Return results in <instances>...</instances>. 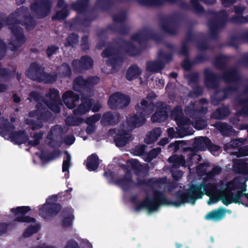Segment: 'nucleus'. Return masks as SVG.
Returning <instances> with one entry per match:
<instances>
[{
	"instance_id": "obj_1",
	"label": "nucleus",
	"mask_w": 248,
	"mask_h": 248,
	"mask_svg": "<svg viewBox=\"0 0 248 248\" xmlns=\"http://www.w3.org/2000/svg\"><path fill=\"white\" fill-rule=\"evenodd\" d=\"M202 186L192 184L185 190H178L175 194V201L167 199L163 192L155 190L153 191V197H146L142 201H138L136 197L131 198V202L136 205L135 210L139 211L145 208L149 212L157 210L162 205H173L178 207L186 203L194 204L197 199L203 195Z\"/></svg>"
},
{
	"instance_id": "obj_2",
	"label": "nucleus",
	"mask_w": 248,
	"mask_h": 248,
	"mask_svg": "<svg viewBox=\"0 0 248 248\" xmlns=\"http://www.w3.org/2000/svg\"><path fill=\"white\" fill-rule=\"evenodd\" d=\"M179 32H136L131 36V41H136L140 46L146 44L147 42L153 40L157 44L163 43L164 38L167 36H174Z\"/></svg>"
},
{
	"instance_id": "obj_3",
	"label": "nucleus",
	"mask_w": 248,
	"mask_h": 248,
	"mask_svg": "<svg viewBox=\"0 0 248 248\" xmlns=\"http://www.w3.org/2000/svg\"><path fill=\"white\" fill-rule=\"evenodd\" d=\"M28 9L26 7H21L15 12L8 18L9 28L12 31H20L22 30L19 26L20 22L22 18H24V24L26 26L27 30L31 29V27L35 25L34 20L30 17H27Z\"/></svg>"
},
{
	"instance_id": "obj_4",
	"label": "nucleus",
	"mask_w": 248,
	"mask_h": 248,
	"mask_svg": "<svg viewBox=\"0 0 248 248\" xmlns=\"http://www.w3.org/2000/svg\"><path fill=\"white\" fill-rule=\"evenodd\" d=\"M52 3L49 0H34L31 6V14L34 17L43 18L50 12Z\"/></svg>"
},
{
	"instance_id": "obj_5",
	"label": "nucleus",
	"mask_w": 248,
	"mask_h": 248,
	"mask_svg": "<svg viewBox=\"0 0 248 248\" xmlns=\"http://www.w3.org/2000/svg\"><path fill=\"white\" fill-rule=\"evenodd\" d=\"M130 102V98L128 95L117 92L110 96L108 104L111 109H115L126 107Z\"/></svg>"
},
{
	"instance_id": "obj_6",
	"label": "nucleus",
	"mask_w": 248,
	"mask_h": 248,
	"mask_svg": "<svg viewBox=\"0 0 248 248\" xmlns=\"http://www.w3.org/2000/svg\"><path fill=\"white\" fill-rule=\"evenodd\" d=\"M239 87V84H233L228 85L217 92L212 98V103L214 105H218L220 102L228 98L233 92H237Z\"/></svg>"
},
{
	"instance_id": "obj_7",
	"label": "nucleus",
	"mask_w": 248,
	"mask_h": 248,
	"mask_svg": "<svg viewBox=\"0 0 248 248\" xmlns=\"http://www.w3.org/2000/svg\"><path fill=\"white\" fill-rule=\"evenodd\" d=\"M62 205L58 203L44 204L39 209V215L45 220H51L61 210Z\"/></svg>"
},
{
	"instance_id": "obj_8",
	"label": "nucleus",
	"mask_w": 248,
	"mask_h": 248,
	"mask_svg": "<svg viewBox=\"0 0 248 248\" xmlns=\"http://www.w3.org/2000/svg\"><path fill=\"white\" fill-rule=\"evenodd\" d=\"M31 208L29 206H17L11 209V212L16 217L14 221L22 223H34L36 220L34 218L26 216V214L31 211Z\"/></svg>"
},
{
	"instance_id": "obj_9",
	"label": "nucleus",
	"mask_w": 248,
	"mask_h": 248,
	"mask_svg": "<svg viewBox=\"0 0 248 248\" xmlns=\"http://www.w3.org/2000/svg\"><path fill=\"white\" fill-rule=\"evenodd\" d=\"M115 42L130 57L140 55L142 52L141 48L137 46L131 41L124 38H117Z\"/></svg>"
},
{
	"instance_id": "obj_10",
	"label": "nucleus",
	"mask_w": 248,
	"mask_h": 248,
	"mask_svg": "<svg viewBox=\"0 0 248 248\" xmlns=\"http://www.w3.org/2000/svg\"><path fill=\"white\" fill-rule=\"evenodd\" d=\"M220 75L221 79L226 84H238L241 81V74L238 70L235 67H231L222 71Z\"/></svg>"
},
{
	"instance_id": "obj_11",
	"label": "nucleus",
	"mask_w": 248,
	"mask_h": 248,
	"mask_svg": "<svg viewBox=\"0 0 248 248\" xmlns=\"http://www.w3.org/2000/svg\"><path fill=\"white\" fill-rule=\"evenodd\" d=\"M170 106L163 102L156 106V111L151 116V121L153 123H161L165 122L169 117Z\"/></svg>"
},
{
	"instance_id": "obj_12",
	"label": "nucleus",
	"mask_w": 248,
	"mask_h": 248,
	"mask_svg": "<svg viewBox=\"0 0 248 248\" xmlns=\"http://www.w3.org/2000/svg\"><path fill=\"white\" fill-rule=\"evenodd\" d=\"M45 67L37 62H31L26 71L27 76L31 80L39 82Z\"/></svg>"
},
{
	"instance_id": "obj_13",
	"label": "nucleus",
	"mask_w": 248,
	"mask_h": 248,
	"mask_svg": "<svg viewBox=\"0 0 248 248\" xmlns=\"http://www.w3.org/2000/svg\"><path fill=\"white\" fill-rule=\"evenodd\" d=\"M62 101L69 109H73L76 107L80 100L79 95L71 90L65 92L62 97Z\"/></svg>"
},
{
	"instance_id": "obj_14",
	"label": "nucleus",
	"mask_w": 248,
	"mask_h": 248,
	"mask_svg": "<svg viewBox=\"0 0 248 248\" xmlns=\"http://www.w3.org/2000/svg\"><path fill=\"white\" fill-rule=\"evenodd\" d=\"M229 12L225 10H221L218 13L217 17L222 22H217L216 21H209L207 25L211 31H216V30H220L225 26L226 23L229 21Z\"/></svg>"
},
{
	"instance_id": "obj_15",
	"label": "nucleus",
	"mask_w": 248,
	"mask_h": 248,
	"mask_svg": "<svg viewBox=\"0 0 248 248\" xmlns=\"http://www.w3.org/2000/svg\"><path fill=\"white\" fill-rule=\"evenodd\" d=\"M11 39L9 43L10 49L13 52L16 51L26 42L24 32H11Z\"/></svg>"
},
{
	"instance_id": "obj_16",
	"label": "nucleus",
	"mask_w": 248,
	"mask_h": 248,
	"mask_svg": "<svg viewBox=\"0 0 248 248\" xmlns=\"http://www.w3.org/2000/svg\"><path fill=\"white\" fill-rule=\"evenodd\" d=\"M204 83L207 87L210 89H216L219 86V81L221 79L220 75L213 73L208 69L204 72Z\"/></svg>"
},
{
	"instance_id": "obj_17",
	"label": "nucleus",
	"mask_w": 248,
	"mask_h": 248,
	"mask_svg": "<svg viewBox=\"0 0 248 248\" xmlns=\"http://www.w3.org/2000/svg\"><path fill=\"white\" fill-rule=\"evenodd\" d=\"M146 116L141 112L137 111V113L132 117L127 119L126 124L128 126V129L132 131L136 127L142 126L146 121Z\"/></svg>"
},
{
	"instance_id": "obj_18",
	"label": "nucleus",
	"mask_w": 248,
	"mask_h": 248,
	"mask_svg": "<svg viewBox=\"0 0 248 248\" xmlns=\"http://www.w3.org/2000/svg\"><path fill=\"white\" fill-rule=\"evenodd\" d=\"M93 60L87 55L82 56L80 60L75 59L72 62L73 67L78 70L90 69L93 67Z\"/></svg>"
},
{
	"instance_id": "obj_19",
	"label": "nucleus",
	"mask_w": 248,
	"mask_h": 248,
	"mask_svg": "<svg viewBox=\"0 0 248 248\" xmlns=\"http://www.w3.org/2000/svg\"><path fill=\"white\" fill-rule=\"evenodd\" d=\"M81 101V103L78 108L73 110V113L75 115L86 114L91 109L94 104V99L87 97H82Z\"/></svg>"
},
{
	"instance_id": "obj_20",
	"label": "nucleus",
	"mask_w": 248,
	"mask_h": 248,
	"mask_svg": "<svg viewBox=\"0 0 248 248\" xmlns=\"http://www.w3.org/2000/svg\"><path fill=\"white\" fill-rule=\"evenodd\" d=\"M131 131L129 129L118 130V132L114 137V141L116 146L123 147L125 146L130 140V135Z\"/></svg>"
},
{
	"instance_id": "obj_21",
	"label": "nucleus",
	"mask_w": 248,
	"mask_h": 248,
	"mask_svg": "<svg viewBox=\"0 0 248 248\" xmlns=\"http://www.w3.org/2000/svg\"><path fill=\"white\" fill-rule=\"evenodd\" d=\"M155 107L154 103L151 101H148L145 99H142L140 104H138L135 106L137 111L141 112L145 116L151 114Z\"/></svg>"
},
{
	"instance_id": "obj_22",
	"label": "nucleus",
	"mask_w": 248,
	"mask_h": 248,
	"mask_svg": "<svg viewBox=\"0 0 248 248\" xmlns=\"http://www.w3.org/2000/svg\"><path fill=\"white\" fill-rule=\"evenodd\" d=\"M114 183L121 186L124 190H127L134 185V182L132 180V175L130 170H127L123 177L117 179Z\"/></svg>"
},
{
	"instance_id": "obj_23",
	"label": "nucleus",
	"mask_w": 248,
	"mask_h": 248,
	"mask_svg": "<svg viewBox=\"0 0 248 248\" xmlns=\"http://www.w3.org/2000/svg\"><path fill=\"white\" fill-rule=\"evenodd\" d=\"M9 138L13 143L17 145L26 143L29 140V136L25 130L13 131L10 133Z\"/></svg>"
},
{
	"instance_id": "obj_24",
	"label": "nucleus",
	"mask_w": 248,
	"mask_h": 248,
	"mask_svg": "<svg viewBox=\"0 0 248 248\" xmlns=\"http://www.w3.org/2000/svg\"><path fill=\"white\" fill-rule=\"evenodd\" d=\"M121 117L119 113L107 111L103 114L101 122L102 124L109 125H115L120 121Z\"/></svg>"
},
{
	"instance_id": "obj_25",
	"label": "nucleus",
	"mask_w": 248,
	"mask_h": 248,
	"mask_svg": "<svg viewBox=\"0 0 248 248\" xmlns=\"http://www.w3.org/2000/svg\"><path fill=\"white\" fill-rule=\"evenodd\" d=\"M73 213L74 209L71 207H65L62 210V225L63 227L65 228L71 227L74 218Z\"/></svg>"
},
{
	"instance_id": "obj_26",
	"label": "nucleus",
	"mask_w": 248,
	"mask_h": 248,
	"mask_svg": "<svg viewBox=\"0 0 248 248\" xmlns=\"http://www.w3.org/2000/svg\"><path fill=\"white\" fill-rule=\"evenodd\" d=\"M15 126L12 123L9 122L8 119L4 117H0V135L5 137L9 135L10 133L14 131Z\"/></svg>"
},
{
	"instance_id": "obj_27",
	"label": "nucleus",
	"mask_w": 248,
	"mask_h": 248,
	"mask_svg": "<svg viewBox=\"0 0 248 248\" xmlns=\"http://www.w3.org/2000/svg\"><path fill=\"white\" fill-rule=\"evenodd\" d=\"M207 112V108L204 107H202L199 109H196L194 108H191L189 107H186L185 109L186 114L192 119L193 121L201 118V117H204Z\"/></svg>"
},
{
	"instance_id": "obj_28",
	"label": "nucleus",
	"mask_w": 248,
	"mask_h": 248,
	"mask_svg": "<svg viewBox=\"0 0 248 248\" xmlns=\"http://www.w3.org/2000/svg\"><path fill=\"white\" fill-rule=\"evenodd\" d=\"M246 8L244 6L237 5L234 7V12L237 16H232L230 21L233 23H241L248 22V16L247 17H244L242 15L245 11Z\"/></svg>"
},
{
	"instance_id": "obj_29",
	"label": "nucleus",
	"mask_w": 248,
	"mask_h": 248,
	"mask_svg": "<svg viewBox=\"0 0 248 248\" xmlns=\"http://www.w3.org/2000/svg\"><path fill=\"white\" fill-rule=\"evenodd\" d=\"M236 189H240V190H242V192H246L247 190L246 182L233 179L227 183L226 191L228 193L232 192V191Z\"/></svg>"
},
{
	"instance_id": "obj_30",
	"label": "nucleus",
	"mask_w": 248,
	"mask_h": 248,
	"mask_svg": "<svg viewBox=\"0 0 248 248\" xmlns=\"http://www.w3.org/2000/svg\"><path fill=\"white\" fill-rule=\"evenodd\" d=\"M231 113L228 106H222L217 108L211 114V118L215 120H224Z\"/></svg>"
},
{
	"instance_id": "obj_31",
	"label": "nucleus",
	"mask_w": 248,
	"mask_h": 248,
	"mask_svg": "<svg viewBox=\"0 0 248 248\" xmlns=\"http://www.w3.org/2000/svg\"><path fill=\"white\" fill-rule=\"evenodd\" d=\"M168 161L172 163L171 169H177L181 166L185 167L186 164L185 156L182 155H171L169 158Z\"/></svg>"
},
{
	"instance_id": "obj_32",
	"label": "nucleus",
	"mask_w": 248,
	"mask_h": 248,
	"mask_svg": "<svg viewBox=\"0 0 248 248\" xmlns=\"http://www.w3.org/2000/svg\"><path fill=\"white\" fill-rule=\"evenodd\" d=\"M146 70L151 73H158L163 70L165 67V64L161 60L155 61H148L146 62Z\"/></svg>"
},
{
	"instance_id": "obj_33",
	"label": "nucleus",
	"mask_w": 248,
	"mask_h": 248,
	"mask_svg": "<svg viewBox=\"0 0 248 248\" xmlns=\"http://www.w3.org/2000/svg\"><path fill=\"white\" fill-rule=\"evenodd\" d=\"M141 73V70L137 64H132L127 69L125 78L127 80L132 81L137 78Z\"/></svg>"
},
{
	"instance_id": "obj_34",
	"label": "nucleus",
	"mask_w": 248,
	"mask_h": 248,
	"mask_svg": "<svg viewBox=\"0 0 248 248\" xmlns=\"http://www.w3.org/2000/svg\"><path fill=\"white\" fill-rule=\"evenodd\" d=\"M56 70L58 77H59L60 78H70L71 76V69L70 65L67 63L64 62L58 66Z\"/></svg>"
},
{
	"instance_id": "obj_35",
	"label": "nucleus",
	"mask_w": 248,
	"mask_h": 248,
	"mask_svg": "<svg viewBox=\"0 0 248 248\" xmlns=\"http://www.w3.org/2000/svg\"><path fill=\"white\" fill-rule=\"evenodd\" d=\"M73 89L78 92L82 90H88L87 79H85L82 76H78L73 81Z\"/></svg>"
},
{
	"instance_id": "obj_36",
	"label": "nucleus",
	"mask_w": 248,
	"mask_h": 248,
	"mask_svg": "<svg viewBox=\"0 0 248 248\" xmlns=\"http://www.w3.org/2000/svg\"><path fill=\"white\" fill-rule=\"evenodd\" d=\"M235 100L238 104L242 107L241 109L237 111V114L248 116V95L244 98L240 96L237 97Z\"/></svg>"
},
{
	"instance_id": "obj_37",
	"label": "nucleus",
	"mask_w": 248,
	"mask_h": 248,
	"mask_svg": "<svg viewBox=\"0 0 248 248\" xmlns=\"http://www.w3.org/2000/svg\"><path fill=\"white\" fill-rule=\"evenodd\" d=\"M99 165V158L95 154H93L88 157L86 162V167L89 171L96 170Z\"/></svg>"
},
{
	"instance_id": "obj_38",
	"label": "nucleus",
	"mask_w": 248,
	"mask_h": 248,
	"mask_svg": "<svg viewBox=\"0 0 248 248\" xmlns=\"http://www.w3.org/2000/svg\"><path fill=\"white\" fill-rule=\"evenodd\" d=\"M120 53L119 48L113 45H110L106 47L101 52V56L103 58H112L115 55H119Z\"/></svg>"
},
{
	"instance_id": "obj_39",
	"label": "nucleus",
	"mask_w": 248,
	"mask_h": 248,
	"mask_svg": "<svg viewBox=\"0 0 248 248\" xmlns=\"http://www.w3.org/2000/svg\"><path fill=\"white\" fill-rule=\"evenodd\" d=\"M210 142V140L207 137H200L195 138L194 142V146L199 151H204L207 149L208 143Z\"/></svg>"
},
{
	"instance_id": "obj_40",
	"label": "nucleus",
	"mask_w": 248,
	"mask_h": 248,
	"mask_svg": "<svg viewBox=\"0 0 248 248\" xmlns=\"http://www.w3.org/2000/svg\"><path fill=\"white\" fill-rule=\"evenodd\" d=\"M183 153L186 155L187 158L186 159V164L185 167H190L193 163L194 156L196 155V150L192 147H183Z\"/></svg>"
},
{
	"instance_id": "obj_41",
	"label": "nucleus",
	"mask_w": 248,
	"mask_h": 248,
	"mask_svg": "<svg viewBox=\"0 0 248 248\" xmlns=\"http://www.w3.org/2000/svg\"><path fill=\"white\" fill-rule=\"evenodd\" d=\"M58 78L56 72L47 73L44 71L41 78L39 83L43 82L45 84H52L55 82Z\"/></svg>"
},
{
	"instance_id": "obj_42",
	"label": "nucleus",
	"mask_w": 248,
	"mask_h": 248,
	"mask_svg": "<svg viewBox=\"0 0 248 248\" xmlns=\"http://www.w3.org/2000/svg\"><path fill=\"white\" fill-rule=\"evenodd\" d=\"M195 44L197 48L200 51L212 49L208 43L207 38L203 36H199Z\"/></svg>"
},
{
	"instance_id": "obj_43",
	"label": "nucleus",
	"mask_w": 248,
	"mask_h": 248,
	"mask_svg": "<svg viewBox=\"0 0 248 248\" xmlns=\"http://www.w3.org/2000/svg\"><path fill=\"white\" fill-rule=\"evenodd\" d=\"M225 214V211L222 209L213 210L208 212L205 218L207 220H219L222 218Z\"/></svg>"
},
{
	"instance_id": "obj_44",
	"label": "nucleus",
	"mask_w": 248,
	"mask_h": 248,
	"mask_svg": "<svg viewBox=\"0 0 248 248\" xmlns=\"http://www.w3.org/2000/svg\"><path fill=\"white\" fill-rule=\"evenodd\" d=\"M229 60V58L227 56L222 55L217 56L215 59L214 65L217 68L223 71L226 69Z\"/></svg>"
},
{
	"instance_id": "obj_45",
	"label": "nucleus",
	"mask_w": 248,
	"mask_h": 248,
	"mask_svg": "<svg viewBox=\"0 0 248 248\" xmlns=\"http://www.w3.org/2000/svg\"><path fill=\"white\" fill-rule=\"evenodd\" d=\"M215 127L223 136L229 135L233 130L232 127L225 122H218L216 124Z\"/></svg>"
},
{
	"instance_id": "obj_46",
	"label": "nucleus",
	"mask_w": 248,
	"mask_h": 248,
	"mask_svg": "<svg viewBox=\"0 0 248 248\" xmlns=\"http://www.w3.org/2000/svg\"><path fill=\"white\" fill-rule=\"evenodd\" d=\"M199 1L208 5H212L216 3V0H191L190 3L191 6L194 10L198 13H202L203 11V8L199 3Z\"/></svg>"
},
{
	"instance_id": "obj_47",
	"label": "nucleus",
	"mask_w": 248,
	"mask_h": 248,
	"mask_svg": "<svg viewBox=\"0 0 248 248\" xmlns=\"http://www.w3.org/2000/svg\"><path fill=\"white\" fill-rule=\"evenodd\" d=\"M123 58L118 55L108 59L106 61V64L108 66H112L113 68H115L117 66H121L123 64Z\"/></svg>"
},
{
	"instance_id": "obj_48",
	"label": "nucleus",
	"mask_w": 248,
	"mask_h": 248,
	"mask_svg": "<svg viewBox=\"0 0 248 248\" xmlns=\"http://www.w3.org/2000/svg\"><path fill=\"white\" fill-rule=\"evenodd\" d=\"M165 1L173 3L176 0H138V2L143 6H160L163 4Z\"/></svg>"
},
{
	"instance_id": "obj_49",
	"label": "nucleus",
	"mask_w": 248,
	"mask_h": 248,
	"mask_svg": "<svg viewBox=\"0 0 248 248\" xmlns=\"http://www.w3.org/2000/svg\"><path fill=\"white\" fill-rule=\"evenodd\" d=\"M46 105L53 112L58 113L61 111L60 105H62L61 101H50L46 100L44 101Z\"/></svg>"
},
{
	"instance_id": "obj_50",
	"label": "nucleus",
	"mask_w": 248,
	"mask_h": 248,
	"mask_svg": "<svg viewBox=\"0 0 248 248\" xmlns=\"http://www.w3.org/2000/svg\"><path fill=\"white\" fill-rule=\"evenodd\" d=\"M244 192L242 190H237L236 194H233V192H230V196L232 203L242 204L246 207H248V203H243L241 199V198L244 196Z\"/></svg>"
},
{
	"instance_id": "obj_51",
	"label": "nucleus",
	"mask_w": 248,
	"mask_h": 248,
	"mask_svg": "<svg viewBox=\"0 0 248 248\" xmlns=\"http://www.w3.org/2000/svg\"><path fill=\"white\" fill-rule=\"evenodd\" d=\"M240 42L244 43L242 34L240 35H232L230 38L228 46L237 49L238 48Z\"/></svg>"
},
{
	"instance_id": "obj_52",
	"label": "nucleus",
	"mask_w": 248,
	"mask_h": 248,
	"mask_svg": "<svg viewBox=\"0 0 248 248\" xmlns=\"http://www.w3.org/2000/svg\"><path fill=\"white\" fill-rule=\"evenodd\" d=\"M89 0H78L72 5V8L78 13L82 12L87 6Z\"/></svg>"
},
{
	"instance_id": "obj_53",
	"label": "nucleus",
	"mask_w": 248,
	"mask_h": 248,
	"mask_svg": "<svg viewBox=\"0 0 248 248\" xmlns=\"http://www.w3.org/2000/svg\"><path fill=\"white\" fill-rule=\"evenodd\" d=\"M192 124L194 127L197 130L203 129L208 125L207 120L204 116L193 121Z\"/></svg>"
},
{
	"instance_id": "obj_54",
	"label": "nucleus",
	"mask_w": 248,
	"mask_h": 248,
	"mask_svg": "<svg viewBox=\"0 0 248 248\" xmlns=\"http://www.w3.org/2000/svg\"><path fill=\"white\" fill-rule=\"evenodd\" d=\"M161 152L159 147L153 148L145 155V161L150 163L153 159L156 158Z\"/></svg>"
},
{
	"instance_id": "obj_55",
	"label": "nucleus",
	"mask_w": 248,
	"mask_h": 248,
	"mask_svg": "<svg viewBox=\"0 0 248 248\" xmlns=\"http://www.w3.org/2000/svg\"><path fill=\"white\" fill-rule=\"evenodd\" d=\"M50 101H60L59 91L55 88H50L48 93L46 94Z\"/></svg>"
},
{
	"instance_id": "obj_56",
	"label": "nucleus",
	"mask_w": 248,
	"mask_h": 248,
	"mask_svg": "<svg viewBox=\"0 0 248 248\" xmlns=\"http://www.w3.org/2000/svg\"><path fill=\"white\" fill-rule=\"evenodd\" d=\"M78 36L75 32H72L70 34L66 39L65 46H74L78 43Z\"/></svg>"
},
{
	"instance_id": "obj_57",
	"label": "nucleus",
	"mask_w": 248,
	"mask_h": 248,
	"mask_svg": "<svg viewBox=\"0 0 248 248\" xmlns=\"http://www.w3.org/2000/svg\"><path fill=\"white\" fill-rule=\"evenodd\" d=\"M127 163L130 164L132 169L136 174H138V173L142 171V166L137 159L129 160Z\"/></svg>"
},
{
	"instance_id": "obj_58",
	"label": "nucleus",
	"mask_w": 248,
	"mask_h": 248,
	"mask_svg": "<svg viewBox=\"0 0 248 248\" xmlns=\"http://www.w3.org/2000/svg\"><path fill=\"white\" fill-rule=\"evenodd\" d=\"M184 115L182 107L180 105H177L175 107L171 112L170 116L175 121L178 119L182 118Z\"/></svg>"
},
{
	"instance_id": "obj_59",
	"label": "nucleus",
	"mask_w": 248,
	"mask_h": 248,
	"mask_svg": "<svg viewBox=\"0 0 248 248\" xmlns=\"http://www.w3.org/2000/svg\"><path fill=\"white\" fill-rule=\"evenodd\" d=\"M66 157L64 158L62 162V170L63 172H69V169L71 165V156L68 151H65Z\"/></svg>"
},
{
	"instance_id": "obj_60",
	"label": "nucleus",
	"mask_w": 248,
	"mask_h": 248,
	"mask_svg": "<svg viewBox=\"0 0 248 248\" xmlns=\"http://www.w3.org/2000/svg\"><path fill=\"white\" fill-rule=\"evenodd\" d=\"M205 194L208 195H215L217 194L218 190L215 184L209 183L204 187Z\"/></svg>"
},
{
	"instance_id": "obj_61",
	"label": "nucleus",
	"mask_w": 248,
	"mask_h": 248,
	"mask_svg": "<svg viewBox=\"0 0 248 248\" xmlns=\"http://www.w3.org/2000/svg\"><path fill=\"white\" fill-rule=\"evenodd\" d=\"M186 143L185 141L184 140H176L174 142L171 143L169 146L168 148L170 149V148L173 147V152H176L180 149H182V151L183 152V147H185Z\"/></svg>"
},
{
	"instance_id": "obj_62",
	"label": "nucleus",
	"mask_w": 248,
	"mask_h": 248,
	"mask_svg": "<svg viewBox=\"0 0 248 248\" xmlns=\"http://www.w3.org/2000/svg\"><path fill=\"white\" fill-rule=\"evenodd\" d=\"M39 230V227L37 225H31L27 228L23 233L25 237H29L32 234L37 233Z\"/></svg>"
},
{
	"instance_id": "obj_63",
	"label": "nucleus",
	"mask_w": 248,
	"mask_h": 248,
	"mask_svg": "<svg viewBox=\"0 0 248 248\" xmlns=\"http://www.w3.org/2000/svg\"><path fill=\"white\" fill-rule=\"evenodd\" d=\"M69 15L68 8H62L58 11L56 15L52 17L53 20H59L65 18Z\"/></svg>"
},
{
	"instance_id": "obj_64",
	"label": "nucleus",
	"mask_w": 248,
	"mask_h": 248,
	"mask_svg": "<svg viewBox=\"0 0 248 248\" xmlns=\"http://www.w3.org/2000/svg\"><path fill=\"white\" fill-rule=\"evenodd\" d=\"M82 122V118L77 117H72L71 118H68L66 121V124L70 126H78Z\"/></svg>"
}]
</instances>
